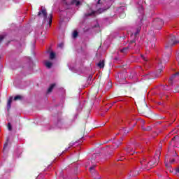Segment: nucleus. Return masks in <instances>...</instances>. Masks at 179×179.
Listing matches in <instances>:
<instances>
[{
  "mask_svg": "<svg viewBox=\"0 0 179 179\" xmlns=\"http://www.w3.org/2000/svg\"><path fill=\"white\" fill-rule=\"evenodd\" d=\"M13 100V96H10L8 99V101L7 102V111H9L10 110V107L12 106V101Z\"/></svg>",
  "mask_w": 179,
  "mask_h": 179,
  "instance_id": "obj_9",
  "label": "nucleus"
},
{
  "mask_svg": "<svg viewBox=\"0 0 179 179\" xmlns=\"http://www.w3.org/2000/svg\"><path fill=\"white\" fill-rule=\"evenodd\" d=\"M145 162H146V159H143V160L141 162V164L142 166L144 164V169H148V164H145Z\"/></svg>",
  "mask_w": 179,
  "mask_h": 179,
  "instance_id": "obj_20",
  "label": "nucleus"
},
{
  "mask_svg": "<svg viewBox=\"0 0 179 179\" xmlns=\"http://www.w3.org/2000/svg\"><path fill=\"white\" fill-rule=\"evenodd\" d=\"M177 80H179V71L173 74L169 78V83L170 85H173V82H177Z\"/></svg>",
  "mask_w": 179,
  "mask_h": 179,
  "instance_id": "obj_7",
  "label": "nucleus"
},
{
  "mask_svg": "<svg viewBox=\"0 0 179 179\" xmlns=\"http://www.w3.org/2000/svg\"><path fill=\"white\" fill-rule=\"evenodd\" d=\"M107 10L106 8H99L97 10H92L90 13H85V17H89V16H94L96 13H99V15L103 13V12H106Z\"/></svg>",
  "mask_w": 179,
  "mask_h": 179,
  "instance_id": "obj_4",
  "label": "nucleus"
},
{
  "mask_svg": "<svg viewBox=\"0 0 179 179\" xmlns=\"http://www.w3.org/2000/svg\"><path fill=\"white\" fill-rule=\"evenodd\" d=\"M91 163H92V166H93V164H96V159H91Z\"/></svg>",
  "mask_w": 179,
  "mask_h": 179,
  "instance_id": "obj_31",
  "label": "nucleus"
},
{
  "mask_svg": "<svg viewBox=\"0 0 179 179\" xmlns=\"http://www.w3.org/2000/svg\"><path fill=\"white\" fill-rule=\"evenodd\" d=\"M142 58H143V59H144V60H145V57H144L143 56H142Z\"/></svg>",
  "mask_w": 179,
  "mask_h": 179,
  "instance_id": "obj_44",
  "label": "nucleus"
},
{
  "mask_svg": "<svg viewBox=\"0 0 179 179\" xmlns=\"http://www.w3.org/2000/svg\"><path fill=\"white\" fill-rule=\"evenodd\" d=\"M71 5H75L76 6H79L82 5V3L78 0H72L71 1Z\"/></svg>",
  "mask_w": 179,
  "mask_h": 179,
  "instance_id": "obj_12",
  "label": "nucleus"
},
{
  "mask_svg": "<svg viewBox=\"0 0 179 179\" xmlns=\"http://www.w3.org/2000/svg\"><path fill=\"white\" fill-rule=\"evenodd\" d=\"M162 71H163V69H158V71H157L156 78H159V75H160V73H162Z\"/></svg>",
  "mask_w": 179,
  "mask_h": 179,
  "instance_id": "obj_25",
  "label": "nucleus"
},
{
  "mask_svg": "<svg viewBox=\"0 0 179 179\" xmlns=\"http://www.w3.org/2000/svg\"><path fill=\"white\" fill-rule=\"evenodd\" d=\"M36 179H44V176L39 175Z\"/></svg>",
  "mask_w": 179,
  "mask_h": 179,
  "instance_id": "obj_32",
  "label": "nucleus"
},
{
  "mask_svg": "<svg viewBox=\"0 0 179 179\" xmlns=\"http://www.w3.org/2000/svg\"><path fill=\"white\" fill-rule=\"evenodd\" d=\"M177 61H178V64L179 65V53L177 55Z\"/></svg>",
  "mask_w": 179,
  "mask_h": 179,
  "instance_id": "obj_37",
  "label": "nucleus"
},
{
  "mask_svg": "<svg viewBox=\"0 0 179 179\" xmlns=\"http://www.w3.org/2000/svg\"><path fill=\"white\" fill-rule=\"evenodd\" d=\"M134 128H135V124L133 125L132 128L129 129L130 131H132V129H134Z\"/></svg>",
  "mask_w": 179,
  "mask_h": 179,
  "instance_id": "obj_39",
  "label": "nucleus"
},
{
  "mask_svg": "<svg viewBox=\"0 0 179 179\" xmlns=\"http://www.w3.org/2000/svg\"><path fill=\"white\" fill-rule=\"evenodd\" d=\"M155 41H156V38L155 36L152 37V41H150V44H151V47L152 48H155V47H156V43H155Z\"/></svg>",
  "mask_w": 179,
  "mask_h": 179,
  "instance_id": "obj_14",
  "label": "nucleus"
},
{
  "mask_svg": "<svg viewBox=\"0 0 179 179\" xmlns=\"http://www.w3.org/2000/svg\"><path fill=\"white\" fill-rule=\"evenodd\" d=\"M9 142V138H7L6 142L4 143V146L3 148V152H5V149H6V148H8V143Z\"/></svg>",
  "mask_w": 179,
  "mask_h": 179,
  "instance_id": "obj_21",
  "label": "nucleus"
},
{
  "mask_svg": "<svg viewBox=\"0 0 179 179\" xmlns=\"http://www.w3.org/2000/svg\"><path fill=\"white\" fill-rule=\"evenodd\" d=\"M54 87H55V84L53 83L52 84L49 88L48 89V93H51V92H52V90L54 89Z\"/></svg>",
  "mask_w": 179,
  "mask_h": 179,
  "instance_id": "obj_15",
  "label": "nucleus"
},
{
  "mask_svg": "<svg viewBox=\"0 0 179 179\" xmlns=\"http://www.w3.org/2000/svg\"><path fill=\"white\" fill-rule=\"evenodd\" d=\"M141 122H142V124H145V120H141Z\"/></svg>",
  "mask_w": 179,
  "mask_h": 179,
  "instance_id": "obj_42",
  "label": "nucleus"
},
{
  "mask_svg": "<svg viewBox=\"0 0 179 179\" xmlns=\"http://www.w3.org/2000/svg\"><path fill=\"white\" fill-rule=\"evenodd\" d=\"M122 131L124 132V134H125V135L129 132V131L127 130V129H123Z\"/></svg>",
  "mask_w": 179,
  "mask_h": 179,
  "instance_id": "obj_30",
  "label": "nucleus"
},
{
  "mask_svg": "<svg viewBox=\"0 0 179 179\" xmlns=\"http://www.w3.org/2000/svg\"><path fill=\"white\" fill-rule=\"evenodd\" d=\"M94 167H96V164L92 165L90 167V171L91 174H92L94 179H100V177L99 176V173L97 172H96Z\"/></svg>",
  "mask_w": 179,
  "mask_h": 179,
  "instance_id": "obj_5",
  "label": "nucleus"
},
{
  "mask_svg": "<svg viewBox=\"0 0 179 179\" xmlns=\"http://www.w3.org/2000/svg\"><path fill=\"white\" fill-rule=\"evenodd\" d=\"M174 162H176V159H174L170 160L171 163H174Z\"/></svg>",
  "mask_w": 179,
  "mask_h": 179,
  "instance_id": "obj_38",
  "label": "nucleus"
},
{
  "mask_svg": "<svg viewBox=\"0 0 179 179\" xmlns=\"http://www.w3.org/2000/svg\"><path fill=\"white\" fill-rule=\"evenodd\" d=\"M146 110L150 112V110H149V108L148 107V105H145V108L144 109L142 108H140L138 109V112L141 113V114H145V113H146Z\"/></svg>",
  "mask_w": 179,
  "mask_h": 179,
  "instance_id": "obj_10",
  "label": "nucleus"
},
{
  "mask_svg": "<svg viewBox=\"0 0 179 179\" xmlns=\"http://www.w3.org/2000/svg\"><path fill=\"white\" fill-rule=\"evenodd\" d=\"M101 0H99L98 1H97V5H100V1H101Z\"/></svg>",
  "mask_w": 179,
  "mask_h": 179,
  "instance_id": "obj_40",
  "label": "nucleus"
},
{
  "mask_svg": "<svg viewBox=\"0 0 179 179\" xmlns=\"http://www.w3.org/2000/svg\"><path fill=\"white\" fill-rule=\"evenodd\" d=\"M136 41H135V40H132V41H130V43H129V46L131 47V44H134V43H136Z\"/></svg>",
  "mask_w": 179,
  "mask_h": 179,
  "instance_id": "obj_33",
  "label": "nucleus"
},
{
  "mask_svg": "<svg viewBox=\"0 0 179 179\" xmlns=\"http://www.w3.org/2000/svg\"><path fill=\"white\" fill-rule=\"evenodd\" d=\"M178 43V41L177 40V38L174 35H171L169 37V39L165 45L166 50L171 49L172 47H174L176 44Z\"/></svg>",
  "mask_w": 179,
  "mask_h": 179,
  "instance_id": "obj_2",
  "label": "nucleus"
},
{
  "mask_svg": "<svg viewBox=\"0 0 179 179\" xmlns=\"http://www.w3.org/2000/svg\"><path fill=\"white\" fill-rule=\"evenodd\" d=\"M79 33L78 32V31H74L73 33V38H76V37H78Z\"/></svg>",
  "mask_w": 179,
  "mask_h": 179,
  "instance_id": "obj_23",
  "label": "nucleus"
},
{
  "mask_svg": "<svg viewBox=\"0 0 179 179\" xmlns=\"http://www.w3.org/2000/svg\"><path fill=\"white\" fill-rule=\"evenodd\" d=\"M58 47H59V48H62V47H64V43H59Z\"/></svg>",
  "mask_w": 179,
  "mask_h": 179,
  "instance_id": "obj_34",
  "label": "nucleus"
},
{
  "mask_svg": "<svg viewBox=\"0 0 179 179\" xmlns=\"http://www.w3.org/2000/svg\"><path fill=\"white\" fill-rule=\"evenodd\" d=\"M170 59V53L164 54L162 57V59H158V64L161 65V64H166V62H169V59Z\"/></svg>",
  "mask_w": 179,
  "mask_h": 179,
  "instance_id": "obj_6",
  "label": "nucleus"
},
{
  "mask_svg": "<svg viewBox=\"0 0 179 179\" xmlns=\"http://www.w3.org/2000/svg\"><path fill=\"white\" fill-rule=\"evenodd\" d=\"M45 65L50 69V68L52 66V63L51 62L47 61L45 62Z\"/></svg>",
  "mask_w": 179,
  "mask_h": 179,
  "instance_id": "obj_17",
  "label": "nucleus"
},
{
  "mask_svg": "<svg viewBox=\"0 0 179 179\" xmlns=\"http://www.w3.org/2000/svg\"><path fill=\"white\" fill-rule=\"evenodd\" d=\"M122 138H120V141H118V142L116 143V148H118V146H121V145H122Z\"/></svg>",
  "mask_w": 179,
  "mask_h": 179,
  "instance_id": "obj_19",
  "label": "nucleus"
},
{
  "mask_svg": "<svg viewBox=\"0 0 179 179\" xmlns=\"http://www.w3.org/2000/svg\"><path fill=\"white\" fill-rule=\"evenodd\" d=\"M126 152H127V153H131L132 152V148H131V147H128L126 148Z\"/></svg>",
  "mask_w": 179,
  "mask_h": 179,
  "instance_id": "obj_27",
  "label": "nucleus"
},
{
  "mask_svg": "<svg viewBox=\"0 0 179 179\" xmlns=\"http://www.w3.org/2000/svg\"><path fill=\"white\" fill-rule=\"evenodd\" d=\"M150 79H152V77L149 74L145 75V80H149Z\"/></svg>",
  "mask_w": 179,
  "mask_h": 179,
  "instance_id": "obj_28",
  "label": "nucleus"
},
{
  "mask_svg": "<svg viewBox=\"0 0 179 179\" xmlns=\"http://www.w3.org/2000/svg\"><path fill=\"white\" fill-rule=\"evenodd\" d=\"M96 65L100 69L104 68V60L99 61V62Z\"/></svg>",
  "mask_w": 179,
  "mask_h": 179,
  "instance_id": "obj_13",
  "label": "nucleus"
},
{
  "mask_svg": "<svg viewBox=\"0 0 179 179\" xmlns=\"http://www.w3.org/2000/svg\"><path fill=\"white\" fill-rule=\"evenodd\" d=\"M141 129L143 131H152V127L148 126L147 127H145V126H142Z\"/></svg>",
  "mask_w": 179,
  "mask_h": 179,
  "instance_id": "obj_16",
  "label": "nucleus"
},
{
  "mask_svg": "<svg viewBox=\"0 0 179 179\" xmlns=\"http://www.w3.org/2000/svg\"><path fill=\"white\" fill-rule=\"evenodd\" d=\"M160 161V151H158L155 155L154 159L148 163L150 164V169H152V167H156L157 166V163Z\"/></svg>",
  "mask_w": 179,
  "mask_h": 179,
  "instance_id": "obj_3",
  "label": "nucleus"
},
{
  "mask_svg": "<svg viewBox=\"0 0 179 179\" xmlns=\"http://www.w3.org/2000/svg\"><path fill=\"white\" fill-rule=\"evenodd\" d=\"M108 110V108H106V111Z\"/></svg>",
  "mask_w": 179,
  "mask_h": 179,
  "instance_id": "obj_45",
  "label": "nucleus"
},
{
  "mask_svg": "<svg viewBox=\"0 0 179 179\" xmlns=\"http://www.w3.org/2000/svg\"><path fill=\"white\" fill-rule=\"evenodd\" d=\"M8 131H12V124H10V123L8 124Z\"/></svg>",
  "mask_w": 179,
  "mask_h": 179,
  "instance_id": "obj_29",
  "label": "nucleus"
},
{
  "mask_svg": "<svg viewBox=\"0 0 179 179\" xmlns=\"http://www.w3.org/2000/svg\"><path fill=\"white\" fill-rule=\"evenodd\" d=\"M38 16H43V19L45 22H48L46 24L47 26L49 24V27H51V24H52V14H50L48 16V20L47 19V10L43 9L38 13Z\"/></svg>",
  "mask_w": 179,
  "mask_h": 179,
  "instance_id": "obj_1",
  "label": "nucleus"
},
{
  "mask_svg": "<svg viewBox=\"0 0 179 179\" xmlns=\"http://www.w3.org/2000/svg\"><path fill=\"white\" fill-rule=\"evenodd\" d=\"M166 167H170V166L169 165V164H165Z\"/></svg>",
  "mask_w": 179,
  "mask_h": 179,
  "instance_id": "obj_41",
  "label": "nucleus"
},
{
  "mask_svg": "<svg viewBox=\"0 0 179 179\" xmlns=\"http://www.w3.org/2000/svg\"><path fill=\"white\" fill-rule=\"evenodd\" d=\"M22 97L20 95H17L14 97V100L16 101L17 100H22Z\"/></svg>",
  "mask_w": 179,
  "mask_h": 179,
  "instance_id": "obj_22",
  "label": "nucleus"
},
{
  "mask_svg": "<svg viewBox=\"0 0 179 179\" xmlns=\"http://www.w3.org/2000/svg\"><path fill=\"white\" fill-rule=\"evenodd\" d=\"M55 59V52H51L50 54V59Z\"/></svg>",
  "mask_w": 179,
  "mask_h": 179,
  "instance_id": "obj_18",
  "label": "nucleus"
},
{
  "mask_svg": "<svg viewBox=\"0 0 179 179\" xmlns=\"http://www.w3.org/2000/svg\"><path fill=\"white\" fill-rule=\"evenodd\" d=\"M162 90H169V86H167V85H162Z\"/></svg>",
  "mask_w": 179,
  "mask_h": 179,
  "instance_id": "obj_26",
  "label": "nucleus"
},
{
  "mask_svg": "<svg viewBox=\"0 0 179 179\" xmlns=\"http://www.w3.org/2000/svg\"><path fill=\"white\" fill-rule=\"evenodd\" d=\"M140 32H141V27H138L136 29V31L135 34H134V36H138V34H139Z\"/></svg>",
  "mask_w": 179,
  "mask_h": 179,
  "instance_id": "obj_24",
  "label": "nucleus"
},
{
  "mask_svg": "<svg viewBox=\"0 0 179 179\" xmlns=\"http://www.w3.org/2000/svg\"><path fill=\"white\" fill-rule=\"evenodd\" d=\"M176 174H179V166L176 169Z\"/></svg>",
  "mask_w": 179,
  "mask_h": 179,
  "instance_id": "obj_36",
  "label": "nucleus"
},
{
  "mask_svg": "<svg viewBox=\"0 0 179 179\" xmlns=\"http://www.w3.org/2000/svg\"><path fill=\"white\" fill-rule=\"evenodd\" d=\"M2 40H3V36L0 35V43L2 41Z\"/></svg>",
  "mask_w": 179,
  "mask_h": 179,
  "instance_id": "obj_35",
  "label": "nucleus"
},
{
  "mask_svg": "<svg viewBox=\"0 0 179 179\" xmlns=\"http://www.w3.org/2000/svg\"><path fill=\"white\" fill-rule=\"evenodd\" d=\"M129 50H131V46L128 45L127 47L123 48L120 50V52L122 54H126V52H128Z\"/></svg>",
  "mask_w": 179,
  "mask_h": 179,
  "instance_id": "obj_11",
  "label": "nucleus"
},
{
  "mask_svg": "<svg viewBox=\"0 0 179 179\" xmlns=\"http://www.w3.org/2000/svg\"><path fill=\"white\" fill-rule=\"evenodd\" d=\"M154 24H157L158 26H163L164 24V22L161 18H156L153 21Z\"/></svg>",
  "mask_w": 179,
  "mask_h": 179,
  "instance_id": "obj_8",
  "label": "nucleus"
},
{
  "mask_svg": "<svg viewBox=\"0 0 179 179\" xmlns=\"http://www.w3.org/2000/svg\"><path fill=\"white\" fill-rule=\"evenodd\" d=\"M119 9H124V7H120Z\"/></svg>",
  "mask_w": 179,
  "mask_h": 179,
  "instance_id": "obj_43",
  "label": "nucleus"
}]
</instances>
